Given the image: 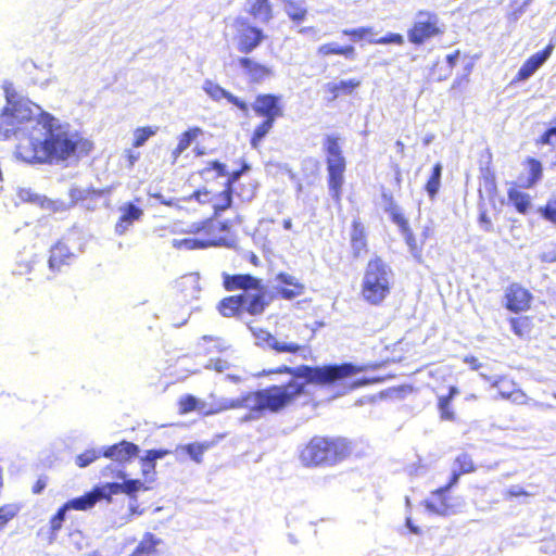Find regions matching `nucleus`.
Returning <instances> with one entry per match:
<instances>
[{
  "instance_id": "f257e3e1",
  "label": "nucleus",
  "mask_w": 556,
  "mask_h": 556,
  "mask_svg": "<svg viewBox=\"0 0 556 556\" xmlns=\"http://www.w3.org/2000/svg\"><path fill=\"white\" fill-rule=\"evenodd\" d=\"M366 369L365 366H356L352 363L333 364L326 366L301 365L290 367L282 365L269 370L270 374H288L287 382L269 386L249 393L250 401L265 415V413L277 414L293 403L299 396L305 393L308 384L332 386L337 389V395H344L353 390L368 386L372 382L369 378L350 380L352 377Z\"/></svg>"
},
{
  "instance_id": "f03ea898",
  "label": "nucleus",
  "mask_w": 556,
  "mask_h": 556,
  "mask_svg": "<svg viewBox=\"0 0 556 556\" xmlns=\"http://www.w3.org/2000/svg\"><path fill=\"white\" fill-rule=\"evenodd\" d=\"M24 126L26 130L21 134L20 141L25 140L26 144L20 142L16 155L27 163L59 164L76 154H88L93 147L68 124L61 123L37 104Z\"/></svg>"
},
{
  "instance_id": "7ed1b4c3",
  "label": "nucleus",
  "mask_w": 556,
  "mask_h": 556,
  "mask_svg": "<svg viewBox=\"0 0 556 556\" xmlns=\"http://www.w3.org/2000/svg\"><path fill=\"white\" fill-rule=\"evenodd\" d=\"M394 274L379 256L371 258L364 273L362 295L371 305H379L390 294Z\"/></svg>"
},
{
  "instance_id": "20e7f679",
  "label": "nucleus",
  "mask_w": 556,
  "mask_h": 556,
  "mask_svg": "<svg viewBox=\"0 0 556 556\" xmlns=\"http://www.w3.org/2000/svg\"><path fill=\"white\" fill-rule=\"evenodd\" d=\"M349 453V444L344 439L314 437L300 457L305 466H332L344 459Z\"/></svg>"
},
{
  "instance_id": "39448f33",
  "label": "nucleus",
  "mask_w": 556,
  "mask_h": 556,
  "mask_svg": "<svg viewBox=\"0 0 556 556\" xmlns=\"http://www.w3.org/2000/svg\"><path fill=\"white\" fill-rule=\"evenodd\" d=\"M140 448L137 444L123 440L118 443L99 448L86 450L75 457V464L79 468H85L96 462L101 456L109 459H134L138 457Z\"/></svg>"
},
{
  "instance_id": "423d86ee",
  "label": "nucleus",
  "mask_w": 556,
  "mask_h": 556,
  "mask_svg": "<svg viewBox=\"0 0 556 556\" xmlns=\"http://www.w3.org/2000/svg\"><path fill=\"white\" fill-rule=\"evenodd\" d=\"M440 27L439 16L429 11H418L416 13L413 27L408 30V40L414 45H422L427 39L443 34Z\"/></svg>"
},
{
  "instance_id": "0eeeda50",
  "label": "nucleus",
  "mask_w": 556,
  "mask_h": 556,
  "mask_svg": "<svg viewBox=\"0 0 556 556\" xmlns=\"http://www.w3.org/2000/svg\"><path fill=\"white\" fill-rule=\"evenodd\" d=\"M236 23V48L240 53L248 55L262 45L266 35L262 28L251 25L244 17L237 18Z\"/></svg>"
},
{
  "instance_id": "6e6552de",
  "label": "nucleus",
  "mask_w": 556,
  "mask_h": 556,
  "mask_svg": "<svg viewBox=\"0 0 556 556\" xmlns=\"http://www.w3.org/2000/svg\"><path fill=\"white\" fill-rule=\"evenodd\" d=\"M249 328L252 331L257 345L274 351L275 353L301 354L306 351L305 345L293 341L281 340L264 329Z\"/></svg>"
},
{
  "instance_id": "1a4fd4ad",
  "label": "nucleus",
  "mask_w": 556,
  "mask_h": 556,
  "mask_svg": "<svg viewBox=\"0 0 556 556\" xmlns=\"http://www.w3.org/2000/svg\"><path fill=\"white\" fill-rule=\"evenodd\" d=\"M251 108L257 116L264 119L276 122L277 118L283 116L281 94L260 93L255 97Z\"/></svg>"
},
{
  "instance_id": "9d476101",
  "label": "nucleus",
  "mask_w": 556,
  "mask_h": 556,
  "mask_svg": "<svg viewBox=\"0 0 556 556\" xmlns=\"http://www.w3.org/2000/svg\"><path fill=\"white\" fill-rule=\"evenodd\" d=\"M239 298L242 301L244 313L247 312L253 316L263 314L269 304V301L266 300V287L262 283L261 279L257 286L240 293Z\"/></svg>"
},
{
  "instance_id": "9b49d317",
  "label": "nucleus",
  "mask_w": 556,
  "mask_h": 556,
  "mask_svg": "<svg viewBox=\"0 0 556 556\" xmlns=\"http://www.w3.org/2000/svg\"><path fill=\"white\" fill-rule=\"evenodd\" d=\"M327 172H328V188L331 198L340 203L341 201V189L344 182L345 172V157L326 159Z\"/></svg>"
},
{
  "instance_id": "f8f14e48",
  "label": "nucleus",
  "mask_w": 556,
  "mask_h": 556,
  "mask_svg": "<svg viewBox=\"0 0 556 556\" xmlns=\"http://www.w3.org/2000/svg\"><path fill=\"white\" fill-rule=\"evenodd\" d=\"M505 307L517 314L530 307L532 294L519 283H511L505 290Z\"/></svg>"
},
{
  "instance_id": "ddd939ff",
  "label": "nucleus",
  "mask_w": 556,
  "mask_h": 556,
  "mask_svg": "<svg viewBox=\"0 0 556 556\" xmlns=\"http://www.w3.org/2000/svg\"><path fill=\"white\" fill-rule=\"evenodd\" d=\"M554 46L547 45L543 50L532 54L519 68L511 84L527 81L549 59Z\"/></svg>"
},
{
  "instance_id": "4468645a",
  "label": "nucleus",
  "mask_w": 556,
  "mask_h": 556,
  "mask_svg": "<svg viewBox=\"0 0 556 556\" xmlns=\"http://www.w3.org/2000/svg\"><path fill=\"white\" fill-rule=\"evenodd\" d=\"M243 74L252 84H262L267 78L274 76V71L249 56H239L237 60Z\"/></svg>"
},
{
  "instance_id": "2eb2a0df",
  "label": "nucleus",
  "mask_w": 556,
  "mask_h": 556,
  "mask_svg": "<svg viewBox=\"0 0 556 556\" xmlns=\"http://www.w3.org/2000/svg\"><path fill=\"white\" fill-rule=\"evenodd\" d=\"M121 216L115 225V233L118 236L125 235L135 222H138L143 216V210L136 205L134 202H126L119 206Z\"/></svg>"
},
{
  "instance_id": "dca6fc26",
  "label": "nucleus",
  "mask_w": 556,
  "mask_h": 556,
  "mask_svg": "<svg viewBox=\"0 0 556 556\" xmlns=\"http://www.w3.org/2000/svg\"><path fill=\"white\" fill-rule=\"evenodd\" d=\"M215 445L214 441L193 442L188 444L177 445L172 454H175L176 459L179 462L185 460L188 456L197 464L202 463L203 454Z\"/></svg>"
},
{
  "instance_id": "f3484780",
  "label": "nucleus",
  "mask_w": 556,
  "mask_h": 556,
  "mask_svg": "<svg viewBox=\"0 0 556 556\" xmlns=\"http://www.w3.org/2000/svg\"><path fill=\"white\" fill-rule=\"evenodd\" d=\"M203 90L214 101H219L222 99H226L229 103H231L236 108H238L245 116L249 114L248 103L245 101L241 100L239 97L227 91L219 85H217L211 80H205L203 84Z\"/></svg>"
},
{
  "instance_id": "a211bd4d",
  "label": "nucleus",
  "mask_w": 556,
  "mask_h": 556,
  "mask_svg": "<svg viewBox=\"0 0 556 556\" xmlns=\"http://www.w3.org/2000/svg\"><path fill=\"white\" fill-rule=\"evenodd\" d=\"M123 482H108L104 484H101L100 491L103 492V495L108 496V501L110 502L112 498V495L119 494V493H126L129 495L130 498L132 496H137L136 493L142 489L143 484L139 479H122Z\"/></svg>"
},
{
  "instance_id": "6ab92c4d",
  "label": "nucleus",
  "mask_w": 556,
  "mask_h": 556,
  "mask_svg": "<svg viewBox=\"0 0 556 556\" xmlns=\"http://www.w3.org/2000/svg\"><path fill=\"white\" fill-rule=\"evenodd\" d=\"M172 454L167 448H153L146 451V454L140 457L141 471L148 482L154 480L156 460Z\"/></svg>"
},
{
  "instance_id": "aec40b11",
  "label": "nucleus",
  "mask_w": 556,
  "mask_h": 556,
  "mask_svg": "<svg viewBox=\"0 0 556 556\" xmlns=\"http://www.w3.org/2000/svg\"><path fill=\"white\" fill-rule=\"evenodd\" d=\"M101 485H96L90 492L85 493L81 496L74 497L66 503V508L70 510H87L96 505L98 501L106 500L108 496L103 495V492L100 491Z\"/></svg>"
},
{
  "instance_id": "412c9836",
  "label": "nucleus",
  "mask_w": 556,
  "mask_h": 556,
  "mask_svg": "<svg viewBox=\"0 0 556 556\" xmlns=\"http://www.w3.org/2000/svg\"><path fill=\"white\" fill-rule=\"evenodd\" d=\"M258 278L250 274H236L229 275L223 273V286L228 291L242 289L243 292L251 290L254 286H257Z\"/></svg>"
},
{
  "instance_id": "4be33fe9",
  "label": "nucleus",
  "mask_w": 556,
  "mask_h": 556,
  "mask_svg": "<svg viewBox=\"0 0 556 556\" xmlns=\"http://www.w3.org/2000/svg\"><path fill=\"white\" fill-rule=\"evenodd\" d=\"M351 251L354 258H359L363 253L367 252V239L364 225L354 219L350 233Z\"/></svg>"
},
{
  "instance_id": "5701e85b",
  "label": "nucleus",
  "mask_w": 556,
  "mask_h": 556,
  "mask_svg": "<svg viewBox=\"0 0 556 556\" xmlns=\"http://www.w3.org/2000/svg\"><path fill=\"white\" fill-rule=\"evenodd\" d=\"M245 11L263 23H268L274 16L269 0H247Z\"/></svg>"
},
{
  "instance_id": "b1692460",
  "label": "nucleus",
  "mask_w": 556,
  "mask_h": 556,
  "mask_svg": "<svg viewBox=\"0 0 556 556\" xmlns=\"http://www.w3.org/2000/svg\"><path fill=\"white\" fill-rule=\"evenodd\" d=\"M317 54L323 56L338 54L349 61H355L357 58V52L354 46H340L338 42L320 45L317 49Z\"/></svg>"
},
{
  "instance_id": "393cba45",
  "label": "nucleus",
  "mask_w": 556,
  "mask_h": 556,
  "mask_svg": "<svg viewBox=\"0 0 556 556\" xmlns=\"http://www.w3.org/2000/svg\"><path fill=\"white\" fill-rule=\"evenodd\" d=\"M163 544L162 539L151 532H146L142 540L137 545L130 556H159V545Z\"/></svg>"
},
{
  "instance_id": "a878e982",
  "label": "nucleus",
  "mask_w": 556,
  "mask_h": 556,
  "mask_svg": "<svg viewBox=\"0 0 556 556\" xmlns=\"http://www.w3.org/2000/svg\"><path fill=\"white\" fill-rule=\"evenodd\" d=\"M527 177L519 178L520 186L523 188H532L534 187L542 178L543 175V166L542 163L534 157H527Z\"/></svg>"
},
{
  "instance_id": "bb28decb",
  "label": "nucleus",
  "mask_w": 556,
  "mask_h": 556,
  "mask_svg": "<svg viewBox=\"0 0 556 556\" xmlns=\"http://www.w3.org/2000/svg\"><path fill=\"white\" fill-rule=\"evenodd\" d=\"M217 309L224 317H237L241 319L244 314L242 301H240L239 294L223 299L218 303Z\"/></svg>"
},
{
  "instance_id": "cd10ccee",
  "label": "nucleus",
  "mask_w": 556,
  "mask_h": 556,
  "mask_svg": "<svg viewBox=\"0 0 556 556\" xmlns=\"http://www.w3.org/2000/svg\"><path fill=\"white\" fill-rule=\"evenodd\" d=\"M199 274L191 273L177 281V288L184 293L185 300L197 299L200 293Z\"/></svg>"
},
{
  "instance_id": "c85d7f7f",
  "label": "nucleus",
  "mask_w": 556,
  "mask_h": 556,
  "mask_svg": "<svg viewBox=\"0 0 556 556\" xmlns=\"http://www.w3.org/2000/svg\"><path fill=\"white\" fill-rule=\"evenodd\" d=\"M71 256H73V254L70 251V248L62 242H58L50 250V257L48 261L49 268L51 270H60V267L66 264V260Z\"/></svg>"
},
{
  "instance_id": "c756f323",
  "label": "nucleus",
  "mask_w": 556,
  "mask_h": 556,
  "mask_svg": "<svg viewBox=\"0 0 556 556\" xmlns=\"http://www.w3.org/2000/svg\"><path fill=\"white\" fill-rule=\"evenodd\" d=\"M285 11L294 23H301L307 15V8L304 0H283Z\"/></svg>"
},
{
  "instance_id": "7c9ffc66",
  "label": "nucleus",
  "mask_w": 556,
  "mask_h": 556,
  "mask_svg": "<svg viewBox=\"0 0 556 556\" xmlns=\"http://www.w3.org/2000/svg\"><path fill=\"white\" fill-rule=\"evenodd\" d=\"M242 396L238 399L222 397L213 401L207 409L204 412L205 415H214L227 409H235L242 407Z\"/></svg>"
},
{
  "instance_id": "2f4dec72",
  "label": "nucleus",
  "mask_w": 556,
  "mask_h": 556,
  "mask_svg": "<svg viewBox=\"0 0 556 556\" xmlns=\"http://www.w3.org/2000/svg\"><path fill=\"white\" fill-rule=\"evenodd\" d=\"M508 201L515 206L520 214H527L531 207V198L528 193L519 191L515 188L508 190Z\"/></svg>"
},
{
  "instance_id": "473e14b6",
  "label": "nucleus",
  "mask_w": 556,
  "mask_h": 556,
  "mask_svg": "<svg viewBox=\"0 0 556 556\" xmlns=\"http://www.w3.org/2000/svg\"><path fill=\"white\" fill-rule=\"evenodd\" d=\"M361 81L357 79H346L340 80L339 83H328L326 85L327 91L331 92L333 99L338 98L340 93L351 94L357 87H359Z\"/></svg>"
},
{
  "instance_id": "72a5a7b5",
  "label": "nucleus",
  "mask_w": 556,
  "mask_h": 556,
  "mask_svg": "<svg viewBox=\"0 0 556 556\" xmlns=\"http://www.w3.org/2000/svg\"><path fill=\"white\" fill-rule=\"evenodd\" d=\"M443 166L441 163H437L433 165L431 175L426 182L425 190L428 193L429 198L433 200L439 192L441 186V177H442Z\"/></svg>"
},
{
  "instance_id": "f704fd0d",
  "label": "nucleus",
  "mask_w": 556,
  "mask_h": 556,
  "mask_svg": "<svg viewBox=\"0 0 556 556\" xmlns=\"http://www.w3.org/2000/svg\"><path fill=\"white\" fill-rule=\"evenodd\" d=\"M112 463L108 466L103 467L101 470V476L104 478H117V479H124L127 477V473L125 472V465L132 459H111Z\"/></svg>"
},
{
  "instance_id": "c9c22d12",
  "label": "nucleus",
  "mask_w": 556,
  "mask_h": 556,
  "mask_svg": "<svg viewBox=\"0 0 556 556\" xmlns=\"http://www.w3.org/2000/svg\"><path fill=\"white\" fill-rule=\"evenodd\" d=\"M232 194L233 192L228 188L214 195L213 208L215 216H219L232 205Z\"/></svg>"
},
{
  "instance_id": "e433bc0d",
  "label": "nucleus",
  "mask_w": 556,
  "mask_h": 556,
  "mask_svg": "<svg viewBox=\"0 0 556 556\" xmlns=\"http://www.w3.org/2000/svg\"><path fill=\"white\" fill-rule=\"evenodd\" d=\"M339 140L340 138L337 135H327L325 137L323 148L327 154V159L343 157Z\"/></svg>"
},
{
  "instance_id": "4c0bfd02",
  "label": "nucleus",
  "mask_w": 556,
  "mask_h": 556,
  "mask_svg": "<svg viewBox=\"0 0 556 556\" xmlns=\"http://www.w3.org/2000/svg\"><path fill=\"white\" fill-rule=\"evenodd\" d=\"M275 122L269 119H263V122L254 129L250 143L252 148L256 149L260 143L265 139L267 134L274 127Z\"/></svg>"
},
{
  "instance_id": "58836bf2",
  "label": "nucleus",
  "mask_w": 556,
  "mask_h": 556,
  "mask_svg": "<svg viewBox=\"0 0 556 556\" xmlns=\"http://www.w3.org/2000/svg\"><path fill=\"white\" fill-rule=\"evenodd\" d=\"M342 35L348 36L351 41L358 42L361 40L375 39L374 28L371 27H357L351 29H343Z\"/></svg>"
},
{
  "instance_id": "ea45409f",
  "label": "nucleus",
  "mask_w": 556,
  "mask_h": 556,
  "mask_svg": "<svg viewBox=\"0 0 556 556\" xmlns=\"http://www.w3.org/2000/svg\"><path fill=\"white\" fill-rule=\"evenodd\" d=\"M242 407L248 408L250 412L241 418V422L257 420L264 416L254 401H250L249 393L242 395Z\"/></svg>"
},
{
  "instance_id": "a19ab883",
  "label": "nucleus",
  "mask_w": 556,
  "mask_h": 556,
  "mask_svg": "<svg viewBox=\"0 0 556 556\" xmlns=\"http://www.w3.org/2000/svg\"><path fill=\"white\" fill-rule=\"evenodd\" d=\"M435 497L439 501L438 503L432 500L426 501L425 506L427 510L439 516H447L450 514L451 507L446 503L445 495Z\"/></svg>"
},
{
  "instance_id": "79ce46f5",
  "label": "nucleus",
  "mask_w": 556,
  "mask_h": 556,
  "mask_svg": "<svg viewBox=\"0 0 556 556\" xmlns=\"http://www.w3.org/2000/svg\"><path fill=\"white\" fill-rule=\"evenodd\" d=\"M401 235L403 236L412 256L420 261L422 249L417 244V240L413 233L412 228L408 227L404 229L403 231H401Z\"/></svg>"
},
{
  "instance_id": "37998d69",
  "label": "nucleus",
  "mask_w": 556,
  "mask_h": 556,
  "mask_svg": "<svg viewBox=\"0 0 556 556\" xmlns=\"http://www.w3.org/2000/svg\"><path fill=\"white\" fill-rule=\"evenodd\" d=\"M195 409H199L204 413L207 409L206 404L202 403L193 395H186L180 400L181 413H189Z\"/></svg>"
},
{
  "instance_id": "c03bdc74",
  "label": "nucleus",
  "mask_w": 556,
  "mask_h": 556,
  "mask_svg": "<svg viewBox=\"0 0 556 556\" xmlns=\"http://www.w3.org/2000/svg\"><path fill=\"white\" fill-rule=\"evenodd\" d=\"M451 396H439L438 408L440 416L444 420L453 421L455 419V413L451 406Z\"/></svg>"
},
{
  "instance_id": "a18cd8bd",
  "label": "nucleus",
  "mask_w": 556,
  "mask_h": 556,
  "mask_svg": "<svg viewBox=\"0 0 556 556\" xmlns=\"http://www.w3.org/2000/svg\"><path fill=\"white\" fill-rule=\"evenodd\" d=\"M453 467H456L457 470L460 471L463 475L470 473L476 470L473 462L467 453L459 454L456 457Z\"/></svg>"
},
{
  "instance_id": "49530a36",
  "label": "nucleus",
  "mask_w": 556,
  "mask_h": 556,
  "mask_svg": "<svg viewBox=\"0 0 556 556\" xmlns=\"http://www.w3.org/2000/svg\"><path fill=\"white\" fill-rule=\"evenodd\" d=\"M156 134V129L152 127H140L135 130V138L132 146L135 148H140L146 144L150 137Z\"/></svg>"
},
{
  "instance_id": "de8ad7c7",
  "label": "nucleus",
  "mask_w": 556,
  "mask_h": 556,
  "mask_svg": "<svg viewBox=\"0 0 556 556\" xmlns=\"http://www.w3.org/2000/svg\"><path fill=\"white\" fill-rule=\"evenodd\" d=\"M539 213L556 227V198L549 199L544 206L539 208Z\"/></svg>"
},
{
  "instance_id": "09e8293b",
  "label": "nucleus",
  "mask_w": 556,
  "mask_h": 556,
  "mask_svg": "<svg viewBox=\"0 0 556 556\" xmlns=\"http://www.w3.org/2000/svg\"><path fill=\"white\" fill-rule=\"evenodd\" d=\"M463 473L460 471H458L456 467H453L448 482L445 485H443V486L437 489L434 492H432V496L445 495L453 486H455L458 483Z\"/></svg>"
},
{
  "instance_id": "8fccbe9b",
  "label": "nucleus",
  "mask_w": 556,
  "mask_h": 556,
  "mask_svg": "<svg viewBox=\"0 0 556 556\" xmlns=\"http://www.w3.org/2000/svg\"><path fill=\"white\" fill-rule=\"evenodd\" d=\"M70 509L66 508V505L63 504L58 510L56 513L52 516L51 520H50V526H51V533L54 535L63 526V522L65 520V517H66V513Z\"/></svg>"
},
{
  "instance_id": "3c124183",
  "label": "nucleus",
  "mask_w": 556,
  "mask_h": 556,
  "mask_svg": "<svg viewBox=\"0 0 556 556\" xmlns=\"http://www.w3.org/2000/svg\"><path fill=\"white\" fill-rule=\"evenodd\" d=\"M18 198L23 202H29V203L37 204L40 206H43V202L46 201L45 197H42L38 193H35L31 189H26V188L20 189Z\"/></svg>"
},
{
  "instance_id": "603ef678",
  "label": "nucleus",
  "mask_w": 556,
  "mask_h": 556,
  "mask_svg": "<svg viewBox=\"0 0 556 556\" xmlns=\"http://www.w3.org/2000/svg\"><path fill=\"white\" fill-rule=\"evenodd\" d=\"M201 132L202 130L198 127L191 128L182 132L178 142V144L180 146V150L186 151Z\"/></svg>"
},
{
  "instance_id": "864d4df0",
  "label": "nucleus",
  "mask_w": 556,
  "mask_h": 556,
  "mask_svg": "<svg viewBox=\"0 0 556 556\" xmlns=\"http://www.w3.org/2000/svg\"><path fill=\"white\" fill-rule=\"evenodd\" d=\"M232 367V365L223 358H210L207 363L204 365L205 369L214 370L218 374H223L227 370H229Z\"/></svg>"
},
{
  "instance_id": "5fc2aeb1",
  "label": "nucleus",
  "mask_w": 556,
  "mask_h": 556,
  "mask_svg": "<svg viewBox=\"0 0 556 556\" xmlns=\"http://www.w3.org/2000/svg\"><path fill=\"white\" fill-rule=\"evenodd\" d=\"M369 43L378 45H403L404 37L401 34L388 33L386 36L377 39H368Z\"/></svg>"
},
{
  "instance_id": "6e6d98bb",
  "label": "nucleus",
  "mask_w": 556,
  "mask_h": 556,
  "mask_svg": "<svg viewBox=\"0 0 556 556\" xmlns=\"http://www.w3.org/2000/svg\"><path fill=\"white\" fill-rule=\"evenodd\" d=\"M212 170H215L217 177H226L228 175V169L226 164L219 161H211L208 162V166L201 170L202 176H207Z\"/></svg>"
},
{
  "instance_id": "4d7b16f0",
  "label": "nucleus",
  "mask_w": 556,
  "mask_h": 556,
  "mask_svg": "<svg viewBox=\"0 0 556 556\" xmlns=\"http://www.w3.org/2000/svg\"><path fill=\"white\" fill-rule=\"evenodd\" d=\"M539 143L546 146H555L556 144V121L555 125L548 127L540 137Z\"/></svg>"
},
{
  "instance_id": "13d9d810",
  "label": "nucleus",
  "mask_w": 556,
  "mask_h": 556,
  "mask_svg": "<svg viewBox=\"0 0 556 556\" xmlns=\"http://www.w3.org/2000/svg\"><path fill=\"white\" fill-rule=\"evenodd\" d=\"M179 247H184L187 250L204 249L208 247L206 241L197 238H187L180 241Z\"/></svg>"
},
{
  "instance_id": "bf43d9fd",
  "label": "nucleus",
  "mask_w": 556,
  "mask_h": 556,
  "mask_svg": "<svg viewBox=\"0 0 556 556\" xmlns=\"http://www.w3.org/2000/svg\"><path fill=\"white\" fill-rule=\"evenodd\" d=\"M247 169H249V166L244 165L242 169L233 170L232 173L228 172V175L226 176L227 180L225 184V189L230 188V190L233 192L235 184L240 179V177Z\"/></svg>"
},
{
  "instance_id": "052dcab7",
  "label": "nucleus",
  "mask_w": 556,
  "mask_h": 556,
  "mask_svg": "<svg viewBox=\"0 0 556 556\" xmlns=\"http://www.w3.org/2000/svg\"><path fill=\"white\" fill-rule=\"evenodd\" d=\"M17 514V509L12 506L0 507V529Z\"/></svg>"
},
{
  "instance_id": "680f3d73",
  "label": "nucleus",
  "mask_w": 556,
  "mask_h": 556,
  "mask_svg": "<svg viewBox=\"0 0 556 556\" xmlns=\"http://www.w3.org/2000/svg\"><path fill=\"white\" fill-rule=\"evenodd\" d=\"M276 279L286 286L304 289V286L302 283H300L294 276H291L287 273H279L277 275Z\"/></svg>"
},
{
  "instance_id": "e2e57ef3",
  "label": "nucleus",
  "mask_w": 556,
  "mask_h": 556,
  "mask_svg": "<svg viewBox=\"0 0 556 556\" xmlns=\"http://www.w3.org/2000/svg\"><path fill=\"white\" fill-rule=\"evenodd\" d=\"M483 187L489 195H492L496 191L495 176L490 170H488L483 176Z\"/></svg>"
},
{
  "instance_id": "0e129e2a",
  "label": "nucleus",
  "mask_w": 556,
  "mask_h": 556,
  "mask_svg": "<svg viewBox=\"0 0 556 556\" xmlns=\"http://www.w3.org/2000/svg\"><path fill=\"white\" fill-rule=\"evenodd\" d=\"M190 199H193V200L198 201L201 204H205V203H213L214 195L212 197L211 192L208 190L203 189V190L194 191L191 194Z\"/></svg>"
},
{
  "instance_id": "69168bd1",
  "label": "nucleus",
  "mask_w": 556,
  "mask_h": 556,
  "mask_svg": "<svg viewBox=\"0 0 556 556\" xmlns=\"http://www.w3.org/2000/svg\"><path fill=\"white\" fill-rule=\"evenodd\" d=\"M391 220L399 227L400 232L409 227L408 220L405 218L402 210L389 215Z\"/></svg>"
},
{
  "instance_id": "338daca9",
  "label": "nucleus",
  "mask_w": 556,
  "mask_h": 556,
  "mask_svg": "<svg viewBox=\"0 0 556 556\" xmlns=\"http://www.w3.org/2000/svg\"><path fill=\"white\" fill-rule=\"evenodd\" d=\"M303 292H304V289L294 288V287H293V289L280 288L278 290V293L285 300H293L296 296L301 295Z\"/></svg>"
},
{
  "instance_id": "774afa93",
  "label": "nucleus",
  "mask_w": 556,
  "mask_h": 556,
  "mask_svg": "<svg viewBox=\"0 0 556 556\" xmlns=\"http://www.w3.org/2000/svg\"><path fill=\"white\" fill-rule=\"evenodd\" d=\"M510 323V328L513 330V332L519 337H522V327L525 325V320H522L521 318H510L509 320Z\"/></svg>"
}]
</instances>
